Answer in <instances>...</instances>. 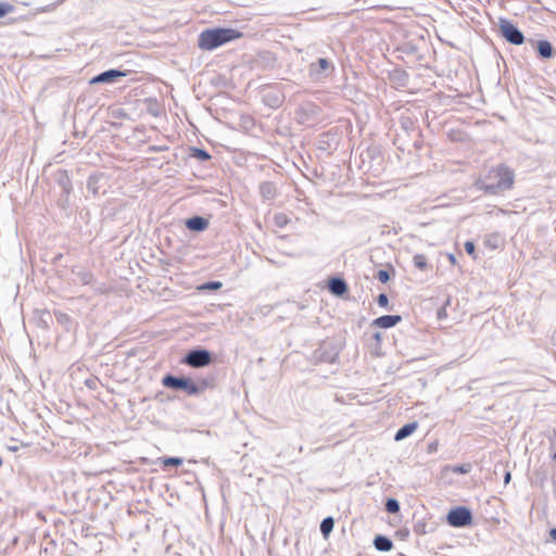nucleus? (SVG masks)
Masks as SVG:
<instances>
[{
    "label": "nucleus",
    "instance_id": "nucleus-23",
    "mask_svg": "<svg viewBox=\"0 0 556 556\" xmlns=\"http://www.w3.org/2000/svg\"><path fill=\"white\" fill-rule=\"evenodd\" d=\"M182 458L180 457H167V458H164L163 459V466L164 467H169V466H180L182 464Z\"/></svg>",
    "mask_w": 556,
    "mask_h": 556
},
{
    "label": "nucleus",
    "instance_id": "nucleus-18",
    "mask_svg": "<svg viewBox=\"0 0 556 556\" xmlns=\"http://www.w3.org/2000/svg\"><path fill=\"white\" fill-rule=\"evenodd\" d=\"M333 526H334V520L332 517H326L325 519H323V521L320 522V526H319L321 534L324 536H328L329 533L332 531Z\"/></svg>",
    "mask_w": 556,
    "mask_h": 556
},
{
    "label": "nucleus",
    "instance_id": "nucleus-24",
    "mask_svg": "<svg viewBox=\"0 0 556 556\" xmlns=\"http://www.w3.org/2000/svg\"><path fill=\"white\" fill-rule=\"evenodd\" d=\"M14 11V5L9 2H0V18Z\"/></svg>",
    "mask_w": 556,
    "mask_h": 556
},
{
    "label": "nucleus",
    "instance_id": "nucleus-40",
    "mask_svg": "<svg viewBox=\"0 0 556 556\" xmlns=\"http://www.w3.org/2000/svg\"><path fill=\"white\" fill-rule=\"evenodd\" d=\"M374 339H375L377 342H379V341L381 340V333H380V332H376V333L374 334Z\"/></svg>",
    "mask_w": 556,
    "mask_h": 556
},
{
    "label": "nucleus",
    "instance_id": "nucleus-21",
    "mask_svg": "<svg viewBox=\"0 0 556 556\" xmlns=\"http://www.w3.org/2000/svg\"><path fill=\"white\" fill-rule=\"evenodd\" d=\"M386 510L390 514H397L400 511V503L395 498H388L384 504Z\"/></svg>",
    "mask_w": 556,
    "mask_h": 556
},
{
    "label": "nucleus",
    "instance_id": "nucleus-31",
    "mask_svg": "<svg viewBox=\"0 0 556 556\" xmlns=\"http://www.w3.org/2000/svg\"><path fill=\"white\" fill-rule=\"evenodd\" d=\"M469 471L468 465H460L453 468V472L455 473H467Z\"/></svg>",
    "mask_w": 556,
    "mask_h": 556
},
{
    "label": "nucleus",
    "instance_id": "nucleus-17",
    "mask_svg": "<svg viewBox=\"0 0 556 556\" xmlns=\"http://www.w3.org/2000/svg\"><path fill=\"white\" fill-rule=\"evenodd\" d=\"M260 193L264 200H271L276 195V187L273 182L264 181L260 185Z\"/></svg>",
    "mask_w": 556,
    "mask_h": 556
},
{
    "label": "nucleus",
    "instance_id": "nucleus-45",
    "mask_svg": "<svg viewBox=\"0 0 556 556\" xmlns=\"http://www.w3.org/2000/svg\"><path fill=\"white\" fill-rule=\"evenodd\" d=\"M91 184H92V178L90 177L89 180H88V187L89 188L91 187Z\"/></svg>",
    "mask_w": 556,
    "mask_h": 556
},
{
    "label": "nucleus",
    "instance_id": "nucleus-44",
    "mask_svg": "<svg viewBox=\"0 0 556 556\" xmlns=\"http://www.w3.org/2000/svg\"><path fill=\"white\" fill-rule=\"evenodd\" d=\"M552 459H553L554 462H556V452H554V453L552 454Z\"/></svg>",
    "mask_w": 556,
    "mask_h": 556
},
{
    "label": "nucleus",
    "instance_id": "nucleus-10",
    "mask_svg": "<svg viewBox=\"0 0 556 556\" xmlns=\"http://www.w3.org/2000/svg\"><path fill=\"white\" fill-rule=\"evenodd\" d=\"M389 80L395 88L405 87L408 83V74L402 68H395L389 73Z\"/></svg>",
    "mask_w": 556,
    "mask_h": 556
},
{
    "label": "nucleus",
    "instance_id": "nucleus-38",
    "mask_svg": "<svg viewBox=\"0 0 556 556\" xmlns=\"http://www.w3.org/2000/svg\"><path fill=\"white\" fill-rule=\"evenodd\" d=\"M549 536L552 540L556 541V528L549 530Z\"/></svg>",
    "mask_w": 556,
    "mask_h": 556
},
{
    "label": "nucleus",
    "instance_id": "nucleus-33",
    "mask_svg": "<svg viewBox=\"0 0 556 556\" xmlns=\"http://www.w3.org/2000/svg\"><path fill=\"white\" fill-rule=\"evenodd\" d=\"M163 108L164 106H149V110L153 115L157 116L163 113Z\"/></svg>",
    "mask_w": 556,
    "mask_h": 556
},
{
    "label": "nucleus",
    "instance_id": "nucleus-3",
    "mask_svg": "<svg viewBox=\"0 0 556 556\" xmlns=\"http://www.w3.org/2000/svg\"><path fill=\"white\" fill-rule=\"evenodd\" d=\"M162 383L164 387L169 389L184 390L188 395H199L203 393V388H200L198 383L187 377L166 375L163 378Z\"/></svg>",
    "mask_w": 556,
    "mask_h": 556
},
{
    "label": "nucleus",
    "instance_id": "nucleus-25",
    "mask_svg": "<svg viewBox=\"0 0 556 556\" xmlns=\"http://www.w3.org/2000/svg\"><path fill=\"white\" fill-rule=\"evenodd\" d=\"M241 127L245 130L251 129L254 126V121L251 116H241Z\"/></svg>",
    "mask_w": 556,
    "mask_h": 556
},
{
    "label": "nucleus",
    "instance_id": "nucleus-35",
    "mask_svg": "<svg viewBox=\"0 0 556 556\" xmlns=\"http://www.w3.org/2000/svg\"><path fill=\"white\" fill-rule=\"evenodd\" d=\"M93 289L100 293H104L108 288L104 283H100L99 286H93Z\"/></svg>",
    "mask_w": 556,
    "mask_h": 556
},
{
    "label": "nucleus",
    "instance_id": "nucleus-42",
    "mask_svg": "<svg viewBox=\"0 0 556 556\" xmlns=\"http://www.w3.org/2000/svg\"><path fill=\"white\" fill-rule=\"evenodd\" d=\"M485 243L491 245V243H493V240H491V238H489L485 240Z\"/></svg>",
    "mask_w": 556,
    "mask_h": 556
},
{
    "label": "nucleus",
    "instance_id": "nucleus-26",
    "mask_svg": "<svg viewBox=\"0 0 556 556\" xmlns=\"http://www.w3.org/2000/svg\"><path fill=\"white\" fill-rule=\"evenodd\" d=\"M275 225L282 228L288 224V217L285 214H276L274 217Z\"/></svg>",
    "mask_w": 556,
    "mask_h": 556
},
{
    "label": "nucleus",
    "instance_id": "nucleus-28",
    "mask_svg": "<svg viewBox=\"0 0 556 556\" xmlns=\"http://www.w3.org/2000/svg\"><path fill=\"white\" fill-rule=\"evenodd\" d=\"M377 278L380 282L386 283L390 280V274L386 269H380L377 273Z\"/></svg>",
    "mask_w": 556,
    "mask_h": 556
},
{
    "label": "nucleus",
    "instance_id": "nucleus-39",
    "mask_svg": "<svg viewBox=\"0 0 556 556\" xmlns=\"http://www.w3.org/2000/svg\"><path fill=\"white\" fill-rule=\"evenodd\" d=\"M66 180H68V179L66 178ZM62 185H63L64 191L68 192V190H70V188H68L70 182L68 181H63Z\"/></svg>",
    "mask_w": 556,
    "mask_h": 556
},
{
    "label": "nucleus",
    "instance_id": "nucleus-13",
    "mask_svg": "<svg viewBox=\"0 0 556 556\" xmlns=\"http://www.w3.org/2000/svg\"><path fill=\"white\" fill-rule=\"evenodd\" d=\"M402 320L400 315H383L374 320V325L380 328H391Z\"/></svg>",
    "mask_w": 556,
    "mask_h": 556
},
{
    "label": "nucleus",
    "instance_id": "nucleus-22",
    "mask_svg": "<svg viewBox=\"0 0 556 556\" xmlns=\"http://www.w3.org/2000/svg\"><path fill=\"white\" fill-rule=\"evenodd\" d=\"M192 156L197 157L200 161H207L211 159V155L207 151L200 148H193L192 149Z\"/></svg>",
    "mask_w": 556,
    "mask_h": 556
},
{
    "label": "nucleus",
    "instance_id": "nucleus-11",
    "mask_svg": "<svg viewBox=\"0 0 556 556\" xmlns=\"http://www.w3.org/2000/svg\"><path fill=\"white\" fill-rule=\"evenodd\" d=\"M329 291L337 296H342L348 291V285L344 279L334 277L328 281Z\"/></svg>",
    "mask_w": 556,
    "mask_h": 556
},
{
    "label": "nucleus",
    "instance_id": "nucleus-4",
    "mask_svg": "<svg viewBox=\"0 0 556 556\" xmlns=\"http://www.w3.org/2000/svg\"><path fill=\"white\" fill-rule=\"evenodd\" d=\"M334 70L333 64L325 58H319L308 66V77L314 81H321L328 78Z\"/></svg>",
    "mask_w": 556,
    "mask_h": 556
},
{
    "label": "nucleus",
    "instance_id": "nucleus-12",
    "mask_svg": "<svg viewBox=\"0 0 556 556\" xmlns=\"http://www.w3.org/2000/svg\"><path fill=\"white\" fill-rule=\"evenodd\" d=\"M186 227L191 231H204L208 227V220L202 216H193L186 220Z\"/></svg>",
    "mask_w": 556,
    "mask_h": 556
},
{
    "label": "nucleus",
    "instance_id": "nucleus-20",
    "mask_svg": "<svg viewBox=\"0 0 556 556\" xmlns=\"http://www.w3.org/2000/svg\"><path fill=\"white\" fill-rule=\"evenodd\" d=\"M413 264L420 270H427L429 267L427 257L424 254H415L413 256Z\"/></svg>",
    "mask_w": 556,
    "mask_h": 556
},
{
    "label": "nucleus",
    "instance_id": "nucleus-29",
    "mask_svg": "<svg viewBox=\"0 0 556 556\" xmlns=\"http://www.w3.org/2000/svg\"><path fill=\"white\" fill-rule=\"evenodd\" d=\"M377 303L381 307H386L389 304V299L386 293H380L377 298Z\"/></svg>",
    "mask_w": 556,
    "mask_h": 556
},
{
    "label": "nucleus",
    "instance_id": "nucleus-41",
    "mask_svg": "<svg viewBox=\"0 0 556 556\" xmlns=\"http://www.w3.org/2000/svg\"><path fill=\"white\" fill-rule=\"evenodd\" d=\"M415 532H417V533H426L425 530H419V526L415 527Z\"/></svg>",
    "mask_w": 556,
    "mask_h": 556
},
{
    "label": "nucleus",
    "instance_id": "nucleus-9",
    "mask_svg": "<svg viewBox=\"0 0 556 556\" xmlns=\"http://www.w3.org/2000/svg\"><path fill=\"white\" fill-rule=\"evenodd\" d=\"M106 122L113 126H119V121L124 118H130L129 114L119 106H109Z\"/></svg>",
    "mask_w": 556,
    "mask_h": 556
},
{
    "label": "nucleus",
    "instance_id": "nucleus-32",
    "mask_svg": "<svg viewBox=\"0 0 556 556\" xmlns=\"http://www.w3.org/2000/svg\"><path fill=\"white\" fill-rule=\"evenodd\" d=\"M200 388H203V392L212 387V381L210 379H203L201 380L200 384H198Z\"/></svg>",
    "mask_w": 556,
    "mask_h": 556
},
{
    "label": "nucleus",
    "instance_id": "nucleus-30",
    "mask_svg": "<svg viewBox=\"0 0 556 556\" xmlns=\"http://www.w3.org/2000/svg\"><path fill=\"white\" fill-rule=\"evenodd\" d=\"M475 250H476V247H475V243H473L472 241H466V242H465V251H466L469 255H472V256L476 258Z\"/></svg>",
    "mask_w": 556,
    "mask_h": 556
},
{
    "label": "nucleus",
    "instance_id": "nucleus-6",
    "mask_svg": "<svg viewBox=\"0 0 556 556\" xmlns=\"http://www.w3.org/2000/svg\"><path fill=\"white\" fill-rule=\"evenodd\" d=\"M212 354L205 349H193L189 351L181 363L192 368H202L212 363Z\"/></svg>",
    "mask_w": 556,
    "mask_h": 556
},
{
    "label": "nucleus",
    "instance_id": "nucleus-15",
    "mask_svg": "<svg viewBox=\"0 0 556 556\" xmlns=\"http://www.w3.org/2000/svg\"><path fill=\"white\" fill-rule=\"evenodd\" d=\"M374 546L379 552H390L393 548V542L388 536L379 534L374 539Z\"/></svg>",
    "mask_w": 556,
    "mask_h": 556
},
{
    "label": "nucleus",
    "instance_id": "nucleus-27",
    "mask_svg": "<svg viewBox=\"0 0 556 556\" xmlns=\"http://www.w3.org/2000/svg\"><path fill=\"white\" fill-rule=\"evenodd\" d=\"M223 287V283L220 281H208L204 283L201 289L203 290H218Z\"/></svg>",
    "mask_w": 556,
    "mask_h": 556
},
{
    "label": "nucleus",
    "instance_id": "nucleus-34",
    "mask_svg": "<svg viewBox=\"0 0 556 556\" xmlns=\"http://www.w3.org/2000/svg\"><path fill=\"white\" fill-rule=\"evenodd\" d=\"M165 150H167L166 146H150L149 147V151H151V152H162Z\"/></svg>",
    "mask_w": 556,
    "mask_h": 556
},
{
    "label": "nucleus",
    "instance_id": "nucleus-19",
    "mask_svg": "<svg viewBox=\"0 0 556 556\" xmlns=\"http://www.w3.org/2000/svg\"><path fill=\"white\" fill-rule=\"evenodd\" d=\"M76 277H77V280L78 282H80L81 285H92V282L94 281V277L92 275V273L90 271H87V270H80L76 274Z\"/></svg>",
    "mask_w": 556,
    "mask_h": 556
},
{
    "label": "nucleus",
    "instance_id": "nucleus-2",
    "mask_svg": "<svg viewBox=\"0 0 556 556\" xmlns=\"http://www.w3.org/2000/svg\"><path fill=\"white\" fill-rule=\"evenodd\" d=\"M242 36L241 31L233 28L205 29L199 35L198 43L202 50L211 51Z\"/></svg>",
    "mask_w": 556,
    "mask_h": 556
},
{
    "label": "nucleus",
    "instance_id": "nucleus-14",
    "mask_svg": "<svg viewBox=\"0 0 556 556\" xmlns=\"http://www.w3.org/2000/svg\"><path fill=\"white\" fill-rule=\"evenodd\" d=\"M536 51L542 59H552L554 56V48L547 40H540L536 43Z\"/></svg>",
    "mask_w": 556,
    "mask_h": 556
},
{
    "label": "nucleus",
    "instance_id": "nucleus-1",
    "mask_svg": "<svg viewBox=\"0 0 556 556\" xmlns=\"http://www.w3.org/2000/svg\"><path fill=\"white\" fill-rule=\"evenodd\" d=\"M515 172L506 164L491 167L475 181V187L490 195H498L513 189Z\"/></svg>",
    "mask_w": 556,
    "mask_h": 556
},
{
    "label": "nucleus",
    "instance_id": "nucleus-8",
    "mask_svg": "<svg viewBox=\"0 0 556 556\" xmlns=\"http://www.w3.org/2000/svg\"><path fill=\"white\" fill-rule=\"evenodd\" d=\"M127 73L124 71L111 68L92 77L90 79V84H113L116 83L119 78L125 77Z\"/></svg>",
    "mask_w": 556,
    "mask_h": 556
},
{
    "label": "nucleus",
    "instance_id": "nucleus-16",
    "mask_svg": "<svg viewBox=\"0 0 556 556\" xmlns=\"http://www.w3.org/2000/svg\"><path fill=\"white\" fill-rule=\"evenodd\" d=\"M417 427H418L417 422H409V424L404 425L396 431V433L394 435V440L402 441V440L406 439L417 429Z\"/></svg>",
    "mask_w": 556,
    "mask_h": 556
},
{
    "label": "nucleus",
    "instance_id": "nucleus-43",
    "mask_svg": "<svg viewBox=\"0 0 556 556\" xmlns=\"http://www.w3.org/2000/svg\"><path fill=\"white\" fill-rule=\"evenodd\" d=\"M485 243L491 245V243H493V240H491V238H489L485 240Z\"/></svg>",
    "mask_w": 556,
    "mask_h": 556
},
{
    "label": "nucleus",
    "instance_id": "nucleus-37",
    "mask_svg": "<svg viewBox=\"0 0 556 556\" xmlns=\"http://www.w3.org/2000/svg\"><path fill=\"white\" fill-rule=\"evenodd\" d=\"M510 479H511V475H510V472H509V471H507V472L505 473V476H504V483H505V484H508V483H509V481H510Z\"/></svg>",
    "mask_w": 556,
    "mask_h": 556
},
{
    "label": "nucleus",
    "instance_id": "nucleus-5",
    "mask_svg": "<svg viewBox=\"0 0 556 556\" xmlns=\"http://www.w3.org/2000/svg\"><path fill=\"white\" fill-rule=\"evenodd\" d=\"M446 521L454 528H465L472 523V514L469 508L458 506L447 513Z\"/></svg>",
    "mask_w": 556,
    "mask_h": 556
},
{
    "label": "nucleus",
    "instance_id": "nucleus-36",
    "mask_svg": "<svg viewBox=\"0 0 556 556\" xmlns=\"http://www.w3.org/2000/svg\"><path fill=\"white\" fill-rule=\"evenodd\" d=\"M447 257H448V261H450V263H451L452 265H456L457 261H456V257H455V255H454V254L450 253V254L447 255Z\"/></svg>",
    "mask_w": 556,
    "mask_h": 556
},
{
    "label": "nucleus",
    "instance_id": "nucleus-7",
    "mask_svg": "<svg viewBox=\"0 0 556 556\" xmlns=\"http://www.w3.org/2000/svg\"><path fill=\"white\" fill-rule=\"evenodd\" d=\"M498 27L501 35L511 45L523 43L525 36L519 28L506 18H500Z\"/></svg>",
    "mask_w": 556,
    "mask_h": 556
}]
</instances>
